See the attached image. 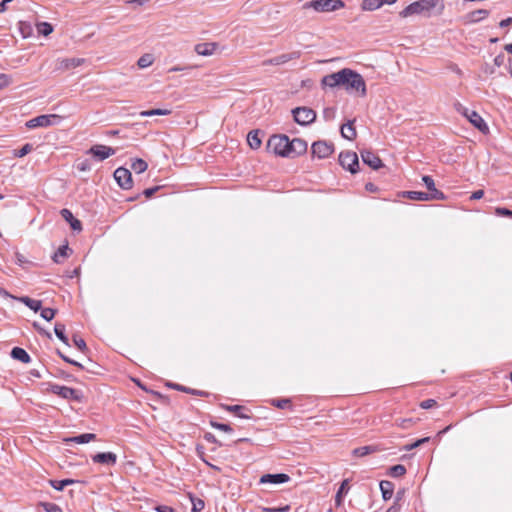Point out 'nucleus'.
<instances>
[{
  "mask_svg": "<svg viewBox=\"0 0 512 512\" xmlns=\"http://www.w3.org/2000/svg\"><path fill=\"white\" fill-rule=\"evenodd\" d=\"M321 83L323 86L329 88L342 86L348 93H356L362 97L366 95V83L364 78L361 74L349 68H344L338 72L324 76Z\"/></svg>",
  "mask_w": 512,
  "mask_h": 512,
  "instance_id": "f257e3e1",
  "label": "nucleus"
},
{
  "mask_svg": "<svg viewBox=\"0 0 512 512\" xmlns=\"http://www.w3.org/2000/svg\"><path fill=\"white\" fill-rule=\"evenodd\" d=\"M445 4L443 0H418L406 6L399 15L402 18H408L414 15H424L429 17L433 10L437 15L444 12Z\"/></svg>",
  "mask_w": 512,
  "mask_h": 512,
  "instance_id": "f03ea898",
  "label": "nucleus"
},
{
  "mask_svg": "<svg viewBox=\"0 0 512 512\" xmlns=\"http://www.w3.org/2000/svg\"><path fill=\"white\" fill-rule=\"evenodd\" d=\"M345 6L342 0H311L303 5L304 9H313L317 12H332Z\"/></svg>",
  "mask_w": 512,
  "mask_h": 512,
  "instance_id": "7ed1b4c3",
  "label": "nucleus"
},
{
  "mask_svg": "<svg viewBox=\"0 0 512 512\" xmlns=\"http://www.w3.org/2000/svg\"><path fill=\"white\" fill-rule=\"evenodd\" d=\"M456 110L464 117H466L468 121L480 132L483 134H487L489 132L488 125L476 111L469 110L460 103L456 104Z\"/></svg>",
  "mask_w": 512,
  "mask_h": 512,
  "instance_id": "20e7f679",
  "label": "nucleus"
},
{
  "mask_svg": "<svg viewBox=\"0 0 512 512\" xmlns=\"http://www.w3.org/2000/svg\"><path fill=\"white\" fill-rule=\"evenodd\" d=\"M268 148L276 155L288 157L289 138L286 135H273L268 140Z\"/></svg>",
  "mask_w": 512,
  "mask_h": 512,
  "instance_id": "39448f33",
  "label": "nucleus"
},
{
  "mask_svg": "<svg viewBox=\"0 0 512 512\" xmlns=\"http://www.w3.org/2000/svg\"><path fill=\"white\" fill-rule=\"evenodd\" d=\"M48 390L51 393L56 394L59 397L66 399V400L82 402V399H83V395L79 390H76V389H73V388H70L67 386H62V385H58V384H50Z\"/></svg>",
  "mask_w": 512,
  "mask_h": 512,
  "instance_id": "423d86ee",
  "label": "nucleus"
},
{
  "mask_svg": "<svg viewBox=\"0 0 512 512\" xmlns=\"http://www.w3.org/2000/svg\"><path fill=\"white\" fill-rule=\"evenodd\" d=\"M62 122V117L57 114H47L34 117L27 121L26 126L30 129L38 127H50L59 125Z\"/></svg>",
  "mask_w": 512,
  "mask_h": 512,
  "instance_id": "0eeeda50",
  "label": "nucleus"
},
{
  "mask_svg": "<svg viewBox=\"0 0 512 512\" xmlns=\"http://www.w3.org/2000/svg\"><path fill=\"white\" fill-rule=\"evenodd\" d=\"M294 120L300 125H308L315 121L316 113L308 107H297L292 110Z\"/></svg>",
  "mask_w": 512,
  "mask_h": 512,
  "instance_id": "6e6552de",
  "label": "nucleus"
},
{
  "mask_svg": "<svg viewBox=\"0 0 512 512\" xmlns=\"http://www.w3.org/2000/svg\"><path fill=\"white\" fill-rule=\"evenodd\" d=\"M339 163L344 169L354 174L357 172L359 166L358 156L355 152L351 151L341 152L339 155Z\"/></svg>",
  "mask_w": 512,
  "mask_h": 512,
  "instance_id": "1a4fd4ad",
  "label": "nucleus"
},
{
  "mask_svg": "<svg viewBox=\"0 0 512 512\" xmlns=\"http://www.w3.org/2000/svg\"><path fill=\"white\" fill-rule=\"evenodd\" d=\"M334 151V147L331 143L326 141H316L312 144L311 152L313 157L318 159H324L329 157Z\"/></svg>",
  "mask_w": 512,
  "mask_h": 512,
  "instance_id": "9d476101",
  "label": "nucleus"
},
{
  "mask_svg": "<svg viewBox=\"0 0 512 512\" xmlns=\"http://www.w3.org/2000/svg\"><path fill=\"white\" fill-rule=\"evenodd\" d=\"M116 150L112 147L106 145H93L88 151L87 154L92 155V157L97 161H103L110 156L114 155Z\"/></svg>",
  "mask_w": 512,
  "mask_h": 512,
  "instance_id": "9b49d317",
  "label": "nucleus"
},
{
  "mask_svg": "<svg viewBox=\"0 0 512 512\" xmlns=\"http://www.w3.org/2000/svg\"><path fill=\"white\" fill-rule=\"evenodd\" d=\"M114 178L123 189H130L132 187L131 172L123 167H119L114 172Z\"/></svg>",
  "mask_w": 512,
  "mask_h": 512,
  "instance_id": "f8f14e48",
  "label": "nucleus"
},
{
  "mask_svg": "<svg viewBox=\"0 0 512 512\" xmlns=\"http://www.w3.org/2000/svg\"><path fill=\"white\" fill-rule=\"evenodd\" d=\"M307 142L300 139L294 138L293 140H289V158H294L304 154L307 151Z\"/></svg>",
  "mask_w": 512,
  "mask_h": 512,
  "instance_id": "ddd939ff",
  "label": "nucleus"
},
{
  "mask_svg": "<svg viewBox=\"0 0 512 512\" xmlns=\"http://www.w3.org/2000/svg\"><path fill=\"white\" fill-rule=\"evenodd\" d=\"M83 58H62L57 59L56 61V69L59 71L69 70L75 67H78L84 63Z\"/></svg>",
  "mask_w": 512,
  "mask_h": 512,
  "instance_id": "4468645a",
  "label": "nucleus"
},
{
  "mask_svg": "<svg viewBox=\"0 0 512 512\" xmlns=\"http://www.w3.org/2000/svg\"><path fill=\"white\" fill-rule=\"evenodd\" d=\"M422 181L428 189V195L431 196L434 200H444L446 198L444 193L435 187V182L431 176H423Z\"/></svg>",
  "mask_w": 512,
  "mask_h": 512,
  "instance_id": "2eb2a0df",
  "label": "nucleus"
},
{
  "mask_svg": "<svg viewBox=\"0 0 512 512\" xmlns=\"http://www.w3.org/2000/svg\"><path fill=\"white\" fill-rule=\"evenodd\" d=\"M361 158H362V161L366 165H368L369 167H371L375 170L382 167L381 159L375 153H373L371 151H368V150L361 151Z\"/></svg>",
  "mask_w": 512,
  "mask_h": 512,
  "instance_id": "dca6fc26",
  "label": "nucleus"
},
{
  "mask_svg": "<svg viewBox=\"0 0 512 512\" xmlns=\"http://www.w3.org/2000/svg\"><path fill=\"white\" fill-rule=\"evenodd\" d=\"M289 476L284 473L264 474L260 478L261 484H281L289 481Z\"/></svg>",
  "mask_w": 512,
  "mask_h": 512,
  "instance_id": "f3484780",
  "label": "nucleus"
},
{
  "mask_svg": "<svg viewBox=\"0 0 512 512\" xmlns=\"http://www.w3.org/2000/svg\"><path fill=\"white\" fill-rule=\"evenodd\" d=\"M300 56H301V53L299 51H293L290 53H284V54L278 55V56L270 59L267 63H269L271 65H282L291 60L298 59V58H300Z\"/></svg>",
  "mask_w": 512,
  "mask_h": 512,
  "instance_id": "a211bd4d",
  "label": "nucleus"
},
{
  "mask_svg": "<svg viewBox=\"0 0 512 512\" xmlns=\"http://www.w3.org/2000/svg\"><path fill=\"white\" fill-rule=\"evenodd\" d=\"M92 460L95 463L114 465L116 463L117 456L112 452H103L94 455Z\"/></svg>",
  "mask_w": 512,
  "mask_h": 512,
  "instance_id": "6ab92c4d",
  "label": "nucleus"
},
{
  "mask_svg": "<svg viewBox=\"0 0 512 512\" xmlns=\"http://www.w3.org/2000/svg\"><path fill=\"white\" fill-rule=\"evenodd\" d=\"M61 216L70 224L71 228L75 231H81L82 225L81 222L74 218L72 212L69 209H62L60 212Z\"/></svg>",
  "mask_w": 512,
  "mask_h": 512,
  "instance_id": "aec40b11",
  "label": "nucleus"
},
{
  "mask_svg": "<svg viewBox=\"0 0 512 512\" xmlns=\"http://www.w3.org/2000/svg\"><path fill=\"white\" fill-rule=\"evenodd\" d=\"M216 47V43H199L195 46V52L200 56H211Z\"/></svg>",
  "mask_w": 512,
  "mask_h": 512,
  "instance_id": "412c9836",
  "label": "nucleus"
},
{
  "mask_svg": "<svg viewBox=\"0 0 512 512\" xmlns=\"http://www.w3.org/2000/svg\"><path fill=\"white\" fill-rule=\"evenodd\" d=\"M380 490H381L383 499L389 500L393 496L394 484L390 481L382 480L380 482Z\"/></svg>",
  "mask_w": 512,
  "mask_h": 512,
  "instance_id": "4be33fe9",
  "label": "nucleus"
},
{
  "mask_svg": "<svg viewBox=\"0 0 512 512\" xmlns=\"http://www.w3.org/2000/svg\"><path fill=\"white\" fill-rule=\"evenodd\" d=\"M404 196L410 200H415V201L434 200L431 196L428 195L427 192H421V191H407L404 193Z\"/></svg>",
  "mask_w": 512,
  "mask_h": 512,
  "instance_id": "5701e85b",
  "label": "nucleus"
},
{
  "mask_svg": "<svg viewBox=\"0 0 512 512\" xmlns=\"http://www.w3.org/2000/svg\"><path fill=\"white\" fill-rule=\"evenodd\" d=\"M341 135L348 140H353L356 137V130L354 128L353 121H349L342 125Z\"/></svg>",
  "mask_w": 512,
  "mask_h": 512,
  "instance_id": "b1692460",
  "label": "nucleus"
},
{
  "mask_svg": "<svg viewBox=\"0 0 512 512\" xmlns=\"http://www.w3.org/2000/svg\"><path fill=\"white\" fill-rule=\"evenodd\" d=\"M489 15V11L485 9H479L467 14L468 22L477 23Z\"/></svg>",
  "mask_w": 512,
  "mask_h": 512,
  "instance_id": "393cba45",
  "label": "nucleus"
},
{
  "mask_svg": "<svg viewBox=\"0 0 512 512\" xmlns=\"http://www.w3.org/2000/svg\"><path fill=\"white\" fill-rule=\"evenodd\" d=\"M11 356L22 363H29L31 360L29 354L20 347H14L11 351Z\"/></svg>",
  "mask_w": 512,
  "mask_h": 512,
  "instance_id": "a878e982",
  "label": "nucleus"
},
{
  "mask_svg": "<svg viewBox=\"0 0 512 512\" xmlns=\"http://www.w3.org/2000/svg\"><path fill=\"white\" fill-rule=\"evenodd\" d=\"M96 439V435L93 433H84L78 436H74L66 439L67 442H74L77 444H84Z\"/></svg>",
  "mask_w": 512,
  "mask_h": 512,
  "instance_id": "bb28decb",
  "label": "nucleus"
},
{
  "mask_svg": "<svg viewBox=\"0 0 512 512\" xmlns=\"http://www.w3.org/2000/svg\"><path fill=\"white\" fill-rule=\"evenodd\" d=\"M18 30L23 38H28L33 34L32 24L27 21H19Z\"/></svg>",
  "mask_w": 512,
  "mask_h": 512,
  "instance_id": "cd10ccee",
  "label": "nucleus"
},
{
  "mask_svg": "<svg viewBox=\"0 0 512 512\" xmlns=\"http://www.w3.org/2000/svg\"><path fill=\"white\" fill-rule=\"evenodd\" d=\"M247 142L252 149H258L261 146V139L258 131H250L247 135Z\"/></svg>",
  "mask_w": 512,
  "mask_h": 512,
  "instance_id": "c85d7f7f",
  "label": "nucleus"
},
{
  "mask_svg": "<svg viewBox=\"0 0 512 512\" xmlns=\"http://www.w3.org/2000/svg\"><path fill=\"white\" fill-rule=\"evenodd\" d=\"M19 300L35 312L41 310L42 308V302L40 300H35L27 296L21 297Z\"/></svg>",
  "mask_w": 512,
  "mask_h": 512,
  "instance_id": "c756f323",
  "label": "nucleus"
},
{
  "mask_svg": "<svg viewBox=\"0 0 512 512\" xmlns=\"http://www.w3.org/2000/svg\"><path fill=\"white\" fill-rule=\"evenodd\" d=\"M171 110L169 109H151L140 112L141 117H151V116H165L169 115Z\"/></svg>",
  "mask_w": 512,
  "mask_h": 512,
  "instance_id": "7c9ffc66",
  "label": "nucleus"
},
{
  "mask_svg": "<svg viewBox=\"0 0 512 512\" xmlns=\"http://www.w3.org/2000/svg\"><path fill=\"white\" fill-rule=\"evenodd\" d=\"M54 332L60 341H62L65 345H69L68 338L65 335V325L64 324L56 323L55 327H54Z\"/></svg>",
  "mask_w": 512,
  "mask_h": 512,
  "instance_id": "2f4dec72",
  "label": "nucleus"
},
{
  "mask_svg": "<svg viewBox=\"0 0 512 512\" xmlns=\"http://www.w3.org/2000/svg\"><path fill=\"white\" fill-rule=\"evenodd\" d=\"M75 482L74 479L50 480V485L54 489L62 491L66 486L74 484Z\"/></svg>",
  "mask_w": 512,
  "mask_h": 512,
  "instance_id": "473e14b6",
  "label": "nucleus"
},
{
  "mask_svg": "<svg viewBox=\"0 0 512 512\" xmlns=\"http://www.w3.org/2000/svg\"><path fill=\"white\" fill-rule=\"evenodd\" d=\"M36 29L37 32L43 36H48L53 32V26L48 22H38Z\"/></svg>",
  "mask_w": 512,
  "mask_h": 512,
  "instance_id": "72a5a7b5",
  "label": "nucleus"
},
{
  "mask_svg": "<svg viewBox=\"0 0 512 512\" xmlns=\"http://www.w3.org/2000/svg\"><path fill=\"white\" fill-rule=\"evenodd\" d=\"M147 167L148 164L143 159H135L131 164L132 170L137 174L145 172Z\"/></svg>",
  "mask_w": 512,
  "mask_h": 512,
  "instance_id": "f704fd0d",
  "label": "nucleus"
},
{
  "mask_svg": "<svg viewBox=\"0 0 512 512\" xmlns=\"http://www.w3.org/2000/svg\"><path fill=\"white\" fill-rule=\"evenodd\" d=\"M154 62V57L152 54H144L142 55L138 61H137V65L139 68L141 69H144V68H147L149 66H151Z\"/></svg>",
  "mask_w": 512,
  "mask_h": 512,
  "instance_id": "c9c22d12",
  "label": "nucleus"
},
{
  "mask_svg": "<svg viewBox=\"0 0 512 512\" xmlns=\"http://www.w3.org/2000/svg\"><path fill=\"white\" fill-rule=\"evenodd\" d=\"M381 7V0H363L361 8L365 11H373Z\"/></svg>",
  "mask_w": 512,
  "mask_h": 512,
  "instance_id": "e433bc0d",
  "label": "nucleus"
},
{
  "mask_svg": "<svg viewBox=\"0 0 512 512\" xmlns=\"http://www.w3.org/2000/svg\"><path fill=\"white\" fill-rule=\"evenodd\" d=\"M348 490H349L348 480L345 479L342 482L339 490L337 491L336 497H335V502H336L337 506L341 505V503H342V496H343V494H346L348 492Z\"/></svg>",
  "mask_w": 512,
  "mask_h": 512,
  "instance_id": "4c0bfd02",
  "label": "nucleus"
},
{
  "mask_svg": "<svg viewBox=\"0 0 512 512\" xmlns=\"http://www.w3.org/2000/svg\"><path fill=\"white\" fill-rule=\"evenodd\" d=\"M69 247L67 245H63L59 247V249L55 252L53 256V260L56 263H60L62 259L66 258L68 256Z\"/></svg>",
  "mask_w": 512,
  "mask_h": 512,
  "instance_id": "58836bf2",
  "label": "nucleus"
},
{
  "mask_svg": "<svg viewBox=\"0 0 512 512\" xmlns=\"http://www.w3.org/2000/svg\"><path fill=\"white\" fill-rule=\"evenodd\" d=\"M191 503H192V511L193 512H201L204 507L205 503L202 499L194 497L193 495H189Z\"/></svg>",
  "mask_w": 512,
  "mask_h": 512,
  "instance_id": "ea45409f",
  "label": "nucleus"
},
{
  "mask_svg": "<svg viewBox=\"0 0 512 512\" xmlns=\"http://www.w3.org/2000/svg\"><path fill=\"white\" fill-rule=\"evenodd\" d=\"M222 408L229 412L235 413L240 418H248L247 415L241 413V411L244 410V407L241 405H222Z\"/></svg>",
  "mask_w": 512,
  "mask_h": 512,
  "instance_id": "a19ab883",
  "label": "nucleus"
},
{
  "mask_svg": "<svg viewBox=\"0 0 512 512\" xmlns=\"http://www.w3.org/2000/svg\"><path fill=\"white\" fill-rule=\"evenodd\" d=\"M406 473V468L404 465L398 464L394 465L389 469V474L392 477H401Z\"/></svg>",
  "mask_w": 512,
  "mask_h": 512,
  "instance_id": "79ce46f5",
  "label": "nucleus"
},
{
  "mask_svg": "<svg viewBox=\"0 0 512 512\" xmlns=\"http://www.w3.org/2000/svg\"><path fill=\"white\" fill-rule=\"evenodd\" d=\"M33 149V146L29 143L25 144L21 149L19 150H15L14 151V156L15 157H24L25 155H27L28 153H30Z\"/></svg>",
  "mask_w": 512,
  "mask_h": 512,
  "instance_id": "37998d69",
  "label": "nucleus"
},
{
  "mask_svg": "<svg viewBox=\"0 0 512 512\" xmlns=\"http://www.w3.org/2000/svg\"><path fill=\"white\" fill-rule=\"evenodd\" d=\"M56 314V310L51 308H41V317L46 321H51Z\"/></svg>",
  "mask_w": 512,
  "mask_h": 512,
  "instance_id": "c03bdc74",
  "label": "nucleus"
},
{
  "mask_svg": "<svg viewBox=\"0 0 512 512\" xmlns=\"http://www.w3.org/2000/svg\"><path fill=\"white\" fill-rule=\"evenodd\" d=\"M73 343L82 352H84L87 349L85 340L79 337L78 335L73 336Z\"/></svg>",
  "mask_w": 512,
  "mask_h": 512,
  "instance_id": "a18cd8bd",
  "label": "nucleus"
},
{
  "mask_svg": "<svg viewBox=\"0 0 512 512\" xmlns=\"http://www.w3.org/2000/svg\"><path fill=\"white\" fill-rule=\"evenodd\" d=\"M371 451V447L370 446H363V447H359V448H356L353 450V454L357 457H362V456H365L367 454H369Z\"/></svg>",
  "mask_w": 512,
  "mask_h": 512,
  "instance_id": "49530a36",
  "label": "nucleus"
},
{
  "mask_svg": "<svg viewBox=\"0 0 512 512\" xmlns=\"http://www.w3.org/2000/svg\"><path fill=\"white\" fill-rule=\"evenodd\" d=\"M211 426L215 429H218L223 432L230 433L232 432V428L228 424L224 423H218V422H211Z\"/></svg>",
  "mask_w": 512,
  "mask_h": 512,
  "instance_id": "de8ad7c7",
  "label": "nucleus"
},
{
  "mask_svg": "<svg viewBox=\"0 0 512 512\" xmlns=\"http://www.w3.org/2000/svg\"><path fill=\"white\" fill-rule=\"evenodd\" d=\"M43 507L46 512H62L61 508L54 503H44Z\"/></svg>",
  "mask_w": 512,
  "mask_h": 512,
  "instance_id": "09e8293b",
  "label": "nucleus"
},
{
  "mask_svg": "<svg viewBox=\"0 0 512 512\" xmlns=\"http://www.w3.org/2000/svg\"><path fill=\"white\" fill-rule=\"evenodd\" d=\"M272 404L276 406L277 408L284 409L290 404L289 399H277L273 400Z\"/></svg>",
  "mask_w": 512,
  "mask_h": 512,
  "instance_id": "8fccbe9b",
  "label": "nucleus"
},
{
  "mask_svg": "<svg viewBox=\"0 0 512 512\" xmlns=\"http://www.w3.org/2000/svg\"><path fill=\"white\" fill-rule=\"evenodd\" d=\"M428 441H429V437H425V438L419 439V440H417L416 442H414V443H412L410 445H406L405 446V450L406 451H410L413 448H416V447L420 446L421 444H424L425 442H428Z\"/></svg>",
  "mask_w": 512,
  "mask_h": 512,
  "instance_id": "3c124183",
  "label": "nucleus"
},
{
  "mask_svg": "<svg viewBox=\"0 0 512 512\" xmlns=\"http://www.w3.org/2000/svg\"><path fill=\"white\" fill-rule=\"evenodd\" d=\"M428 441H429V437H425V438L419 439V440H417L416 442H414V443H412L410 445H406L405 446V450L406 451H410L413 448H416V447L420 446L421 444H424L425 442H428Z\"/></svg>",
  "mask_w": 512,
  "mask_h": 512,
  "instance_id": "603ef678",
  "label": "nucleus"
},
{
  "mask_svg": "<svg viewBox=\"0 0 512 512\" xmlns=\"http://www.w3.org/2000/svg\"><path fill=\"white\" fill-rule=\"evenodd\" d=\"M436 405V401L434 399H427L420 403V407L422 409H430Z\"/></svg>",
  "mask_w": 512,
  "mask_h": 512,
  "instance_id": "864d4df0",
  "label": "nucleus"
},
{
  "mask_svg": "<svg viewBox=\"0 0 512 512\" xmlns=\"http://www.w3.org/2000/svg\"><path fill=\"white\" fill-rule=\"evenodd\" d=\"M58 354H59V356H60V357H61L65 362L70 363V364H72V365H74V366H77V367H79V368H82V367H83L79 362H77V361H74V360L70 359L69 357H67V356H65L64 354H62L60 351H58Z\"/></svg>",
  "mask_w": 512,
  "mask_h": 512,
  "instance_id": "5fc2aeb1",
  "label": "nucleus"
},
{
  "mask_svg": "<svg viewBox=\"0 0 512 512\" xmlns=\"http://www.w3.org/2000/svg\"><path fill=\"white\" fill-rule=\"evenodd\" d=\"M496 214L499 216H510L512 215V211L507 208H497Z\"/></svg>",
  "mask_w": 512,
  "mask_h": 512,
  "instance_id": "6e6d98bb",
  "label": "nucleus"
},
{
  "mask_svg": "<svg viewBox=\"0 0 512 512\" xmlns=\"http://www.w3.org/2000/svg\"><path fill=\"white\" fill-rule=\"evenodd\" d=\"M155 510L157 512H176L175 509H173L170 506H166V505H159V506L155 507Z\"/></svg>",
  "mask_w": 512,
  "mask_h": 512,
  "instance_id": "4d7b16f0",
  "label": "nucleus"
},
{
  "mask_svg": "<svg viewBox=\"0 0 512 512\" xmlns=\"http://www.w3.org/2000/svg\"><path fill=\"white\" fill-rule=\"evenodd\" d=\"M413 423V420L412 419H402L399 423H398V426L401 427V428H409Z\"/></svg>",
  "mask_w": 512,
  "mask_h": 512,
  "instance_id": "13d9d810",
  "label": "nucleus"
},
{
  "mask_svg": "<svg viewBox=\"0 0 512 512\" xmlns=\"http://www.w3.org/2000/svg\"><path fill=\"white\" fill-rule=\"evenodd\" d=\"M11 83V78L10 76L6 75V74H0V85H9Z\"/></svg>",
  "mask_w": 512,
  "mask_h": 512,
  "instance_id": "bf43d9fd",
  "label": "nucleus"
},
{
  "mask_svg": "<svg viewBox=\"0 0 512 512\" xmlns=\"http://www.w3.org/2000/svg\"><path fill=\"white\" fill-rule=\"evenodd\" d=\"M160 189L159 186H156V187H153V188H148V189H145L144 190V195L147 197V198H150L152 195H154V193L156 191H158Z\"/></svg>",
  "mask_w": 512,
  "mask_h": 512,
  "instance_id": "052dcab7",
  "label": "nucleus"
},
{
  "mask_svg": "<svg viewBox=\"0 0 512 512\" xmlns=\"http://www.w3.org/2000/svg\"><path fill=\"white\" fill-rule=\"evenodd\" d=\"M484 195V191L483 190H477V191H474L471 195V199L472 200H478V199H481Z\"/></svg>",
  "mask_w": 512,
  "mask_h": 512,
  "instance_id": "680f3d73",
  "label": "nucleus"
},
{
  "mask_svg": "<svg viewBox=\"0 0 512 512\" xmlns=\"http://www.w3.org/2000/svg\"><path fill=\"white\" fill-rule=\"evenodd\" d=\"M78 169L81 171H87L90 169V164L88 163V161H83L78 164Z\"/></svg>",
  "mask_w": 512,
  "mask_h": 512,
  "instance_id": "e2e57ef3",
  "label": "nucleus"
},
{
  "mask_svg": "<svg viewBox=\"0 0 512 512\" xmlns=\"http://www.w3.org/2000/svg\"><path fill=\"white\" fill-rule=\"evenodd\" d=\"M511 23H512V17H508V18L500 21L499 26L503 28V27H507Z\"/></svg>",
  "mask_w": 512,
  "mask_h": 512,
  "instance_id": "0e129e2a",
  "label": "nucleus"
},
{
  "mask_svg": "<svg viewBox=\"0 0 512 512\" xmlns=\"http://www.w3.org/2000/svg\"><path fill=\"white\" fill-rule=\"evenodd\" d=\"M12 1L13 0H3L2 2H0V13L5 12L7 9L6 5Z\"/></svg>",
  "mask_w": 512,
  "mask_h": 512,
  "instance_id": "69168bd1",
  "label": "nucleus"
},
{
  "mask_svg": "<svg viewBox=\"0 0 512 512\" xmlns=\"http://www.w3.org/2000/svg\"><path fill=\"white\" fill-rule=\"evenodd\" d=\"M34 327L37 328L42 334H45L48 338H51V334L44 329L40 328L37 323H34Z\"/></svg>",
  "mask_w": 512,
  "mask_h": 512,
  "instance_id": "338daca9",
  "label": "nucleus"
},
{
  "mask_svg": "<svg viewBox=\"0 0 512 512\" xmlns=\"http://www.w3.org/2000/svg\"><path fill=\"white\" fill-rule=\"evenodd\" d=\"M263 511L264 512H279L278 507L277 508L276 507H264Z\"/></svg>",
  "mask_w": 512,
  "mask_h": 512,
  "instance_id": "774afa93",
  "label": "nucleus"
}]
</instances>
